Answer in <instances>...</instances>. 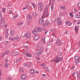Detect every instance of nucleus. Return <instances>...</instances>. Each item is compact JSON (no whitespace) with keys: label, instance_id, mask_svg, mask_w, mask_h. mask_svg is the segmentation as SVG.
Wrapping results in <instances>:
<instances>
[{"label":"nucleus","instance_id":"1","mask_svg":"<svg viewBox=\"0 0 80 80\" xmlns=\"http://www.w3.org/2000/svg\"><path fill=\"white\" fill-rule=\"evenodd\" d=\"M63 59L62 57L59 58L57 56L56 58L54 59V62L56 63L55 64H57L58 62H59L60 61H62Z\"/></svg>","mask_w":80,"mask_h":80},{"label":"nucleus","instance_id":"2","mask_svg":"<svg viewBox=\"0 0 80 80\" xmlns=\"http://www.w3.org/2000/svg\"><path fill=\"white\" fill-rule=\"evenodd\" d=\"M38 8L41 11V10H42L43 9V6H42V4L41 2H39L38 3Z\"/></svg>","mask_w":80,"mask_h":80},{"label":"nucleus","instance_id":"3","mask_svg":"<svg viewBox=\"0 0 80 80\" xmlns=\"http://www.w3.org/2000/svg\"><path fill=\"white\" fill-rule=\"evenodd\" d=\"M79 59H80V58L78 56H76L74 58L75 63H78L80 62Z\"/></svg>","mask_w":80,"mask_h":80},{"label":"nucleus","instance_id":"4","mask_svg":"<svg viewBox=\"0 0 80 80\" xmlns=\"http://www.w3.org/2000/svg\"><path fill=\"white\" fill-rule=\"evenodd\" d=\"M27 75L25 73H24L22 74V75L21 77V79L22 80H25L27 78Z\"/></svg>","mask_w":80,"mask_h":80},{"label":"nucleus","instance_id":"5","mask_svg":"<svg viewBox=\"0 0 80 80\" xmlns=\"http://www.w3.org/2000/svg\"><path fill=\"white\" fill-rule=\"evenodd\" d=\"M18 55V52H12L10 55L11 56L13 57L14 56H16V55Z\"/></svg>","mask_w":80,"mask_h":80},{"label":"nucleus","instance_id":"6","mask_svg":"<svg viewBox=\"0 0 80 80\" xmlns=\"http://www.w3.org/2000/svg\"><path fill=\"white\" fill-rule=\"evenodd\" d=\"M10 34L11 36L12 37H13L15 35V32H14V31L13 30H12L10 32Z\"/></svg>","mask_w":80,"mask_h":80},{"label":"nucleus","instance_id":"7","mask_svg":"<svg viewBox=\"0 0 80 80\" xmlns=\"http://www.w3.org/2000/svg\"><path fill=\"white\" fill-rule=\"evenodd\" d=\"M40 38V35H36L34 37V40H37Z\"/></svg>","mask_w":80,"mask_h":80},{"label":"nucleus","instance_id":"8","mask_svg":"<svg viewBox=\"0 0 80 80\" xmlns=\"http://www.w3.org/2000/svg\"><path fill=\"white\" fill-rule=\"evenodd\" d=\"M14 38V40H16L15 41H18V40H19V39L20 38L19 37V36L18 35H16L15 37V38Z\"/></svg>","mask_w":80,"mask_h":80},{"label":"nucleus","instance_id":"9","mask_svg":"<svg viewBox=\"0 0 80 80\" xmlns=\"http://www.w3.org/2000/svg\"><path fill=\"white\" fill-rule=\"evenodd\" d=\"M6 32H5V38H7L8 36V29H6Z\"/></svg>","mask_w":80,"mask_h":80},{"label":"nucleus","instance_id":"10","mask_svg":"<svg viewBox=\"0 0 80 80\" xmlns=\"http://www.w3.org/2000/svg\"><path fill=\"white\" fill-rule=\"evenodd\" d=\"M26 37L27 38H30V34L29 33H28L27 34H25Z\"/></svg>","mask_w":80,"mask_h":80},{"label":"nucleus","instance_id":"11","mask_svg":"<svg viewBox=\"0 0 80 80\" xmlns=\"http://www.w3.org/2000/svg\"><path fill=\"white\" fill-rule=\"evenodd\" d=\"M56 43L58 44V45H60V39L57 38L56 39Z\"/></svg>","mask_w":80,"mask_h":80},{"label":"nucleus","instance_id":"12","mask_svg":"<svg viewBox=\"0 0 80 80\" xmlns=\"http://www.w3.org/2000/svg\"><path fill=\"white\" fill-rule=\"evenodd\" d=\"M75 17L76 18H80V12H79L78 14L76 15Z\"/></svg>","mask_w":80,"mask_h":80},{"label":"nucleus","instance_id":"13","mask_svg":"<svg viewBox=\"0 0 80 80\" xmlns=\"http://www.w3.org/2000/svg\"><path fill=\"white\" fill-rule=\"evenodd\" d=\"M32 33L33 35H37V31L35 30V29H34V31H32Z\"/></svg>","mask_w":80,"mask_h":80},{"label":"nucleus","instance_id":"14","mask_svg":"<svg viewBox=\"0 0 80 80\" xmlns=\"http://www.w3.org/2000/svg\"><path fill=\"white\" fill-rule=\"evenodd\" d=\"M42 20H43L42 18H41L40 19V20H39L40 25H42L43 24V21Z\"/></svg>","mask_w":80,"mask_h":80},{"label":"nucleus","instance_id":"15","mask_svg":"<svg viewBox=\"0 0 80 80\" xmlns=\"http://www.w3.org/2000/svg\"><path fill=\"white\" fill-rule=\"evenodd\" d=\"M41 39H42V41H43V44H45V38L42 37L41 38Z\"/></svg>","mask_w":80,"mask_h":80},{"label":"nucleus","instance_id":"16","mask_svg":"<svg viewBox=\"0 0 80 80\" xmlns=\"http://www.w3.org/2000/svg\"><path fill=\"white\" fill-rule=\"evenodd\" d=\"M57 54L58 56L60 57L62 55V53L61 52H58Z\"/></svg>","mask_w":80,"mask_h":80},{"label":"nucleus","instance_id":"17","mask_svg":"<svg viewBox=\"0 0 80 80\" xmlns=\"http://www.w3.org/2000/svg\"><path fill=\"white\" fill-rule=\"evenodd\" d=\"M8 66H9L8 63L6 62L5 64V68H7L8 67Z\"/></svg>","mask_w":80,"mask_h":80},{"label":"nucleus","instance_id":"18","mask_svg":"<svg viewBox=\"0 0 80 80\" xmlns=\"http://www.w3.org/2000/svg\"><path fill=\"white\" fill-rule=\"evenodd\" d=\"M45 24L47 26V25H49L50 22L48 20L45 21Z\"/></svg>","mask_w":80,"mask_h":80},{"label":"nucleus","instance_id":"19","mask_svg":"<svg viewBox=\"0 0 80 80\" xmlns=\"http://www.w3.org/2000/svg\"><path fill=\"white\" fill-rule=\"evenodd\" d=\"M30 6L29 5H28L26 6L25 7H24L22 8L23 10H25V9H27V8L28 9L29 8Z\"/></svg>","mask_w":80,"mask_h":80},{"label":"nucleus","instance_id":"20","mask_svg":"<svg viewBox=\"0 0 80 80\" xmlns=\"http://www.w3.org/2000/svg\"><path fill=\"white\" fill-rule=\"evenodd\" d=\"M77 77L78 79H80V72L77 73Z\"/></svg>","mask_w":80,"mask_h":80},{"label":"nucleus","instance_id":"21","mask_svg":"<svg viewBox=\"0 0 80 80\" xmlns=\"http://www.w3.org/2000/svg\"><path fill=\"white\" fill-rule=\"evenodd\" d=\"M53 3H52V5L51 7V11H53V9H54V7H53Z\"/></svg>","mask_w":80,"mask_h":80},{"label":"nucleus","instance_id":"22","mask_svg":"<svg viewBox=\"0 0 80 80\" xmlns=\"http://www.w3.org/2000/svg\"><path fill=\"white\" fill-rule=\"evenodd\" d=\"M1 20V21L0 22V23H1V25H2V23H4V22H5V19H2Z\"/></svg>","mask_w":80,"mask_h":80},{"label":"nucleus","instance_id":"23","mask_svg":"<svg viewBox=\"0 0 80 80\" xmlns=\"http://www.w3.org/2000/svg\"><path fill=\"white\" fill-rule=\"evenodd\" d=\"M50 14V13H48V14H46V16H43L42 18H45V17H48V16H49V14Z\"/></svg>","mask_w":80,"mask_h":80},{"label":"nucleus","instance_id":"24","mask_svg":"<svg viewBox=\"0 0 80 80\" xmlns=\"http://www.w3.org/2000/svg\"><path fill=\"white\" fill-rule=\"evenodd\" d=\"M30 72L31 74H33L34 73V70L33 69H31Z\"/></svg>","mask_w":80,"mask_h":80},{"label":"nucleus","instance_id":"25","mask_svg":"<svg viewBox=\"0 0 80 80\" xmlns=\"http://www.w3.org/2000/svg\"><path fill=\"white\" fill-rule=\"evenodd\" d=\"M57 22H62V19H61V18H58V20Z\"/></svg>","mask_w":80,"mask_h":80},{"label":"nucleus","instance_id":"26","mask_svg":"<svg viewBox=\"0 0 80 80\" xmlns=\"http://www.w3.org/2000/svg\"><path fill=\"white\" fill-rule=\"evenodd\" d=\"M38 30L39 31V32H40L41 31H42V28H40L38 27L37 28Z\"/></svg>","mask_w":80,"mask_h":80},{"label":"nucleus","instance_id":"27","mask_svg":"<svg viewBox=\"0 0 80 80\" xmlns=\"http://www.w3.org/2000/svg\"><path fill=\"white\" fill-rule=\"evenodd\" d=\"M9 39L12 41H15L14 38H10Z\"/></svg>","mask_w":80,"mask_h":80},{"label":"nucleus","instance_id":"28","mask_svg":"<svg viewBox=\"0 0 80 80\" xmlns=\"http://www.w3.org/2000/svg\"><path fill=\"white\" fill-rule=\"evenodd\" d=\"M27 21L28 22V23H30V22H32V19H28L27 20Z\"/></svg>","mask_w":80,"mask_h":80},{"label":"nucleus","instance_id":"29","mask_svg":"<svg viewBox=\"0 0 80 80\" xmlns=\"http://www.w3.org/2000/svg\"><path fill=\"white\" fill-rule=\"evenodd\" d=\"M19 71L20 72H24V70L22 69V68H19Z\"/></svg>","mask_w":80,"mask_h":80},{"label":"nucleus","instance_id":"30","mask_svg":"<svg viewBox=\"0 0 80 80\" xmlns=\"http://www.w3.org/2000/svg\"><path fill=\"white\" fill-rule=\"evenodd\" d=\"M26 57H32V56L31 55L28 54H26Z\"/></svg>","mask_w":80,"mask_h":80},{"label":"nucleus","instance_id":"31","mask_svg":"<svg viewBox=\"0 0 80 80\" xmlns=\"http://www.w3.org/2000/svg\"><path fill=\"white\" fill-rule=\"evenodd\" d=\"M28 17L29 18V19H32V17L30 15H28Z\"/></svg>","mask_w":80,"mask_h":80},{"label":"nucleus","instance_id":"32","mask_svg":"<svg viewBox=\"0 0 80 80\" xmlns=\"http://www.w3.org/2000/svg\"><path fill=\"white\" fill-rule=\"evenodd\" d=\"M52 43H51V42H48L47 44V45H48V46H49L50 45H52Z\"/></svg>","mask_w":80,"mask_h":80},{"label":"nucleus","instance_id":"33","mask_svg":"<svg viewBox=\"0 0 80 80\" xmlns=\"http://www.w3.org/2000/svg\"><path fill=\"white\" fill-rule=\"evenodd\" d=\"M39 50H40V51H41L42 52V51H43V47H41L39 49Z\"/></svg>","mask_w":80,"mask_h":80},{"label":"nucleus","instance_id":"34","mask_svg":"<svg viewBox=\"0 0 80 80\" xmlns=\"http://www.w3.org/2000/svg\"><path fill=\"white\" fill-rule=\"evenodd\" d=\"M61 14H62V15H65L66 12H61Z\"/></svg>","mask_w":80,"mask_h":80},{"label":"nucleus","instance_id":"35","mask_svg":"<svg viewBox=\"0 0 80 80\" xmlns=\"http://www.w3.org/2000/svg\"><path fill=\"white\" fill-rule=\"evenodd\" d=\"M40 54H41L39 53V52L36 53H35V55H37V56H38V57H39V56L40 55Z\"/></svg>","mask_w":80,"mask_h":80},{"label":"nucleus","instance_id":"36","mask_svg":"<svg viewBox=\"0 0 80 80\" xmlns=\"http://www.w3.org/2000/svg\"><path fill=\"white\" fill-rule=\"evenodd\" d=\"M33 16H34V17H37V13H36L35 12H33Z\"/></svg>","mask_w":80,"mask_h":80},{"label":"nucleus","instance_id":"37","mask_svg":"<svg viewBox=\"0 0 80 80\" xmlns=\"http://www.w3.org/2000/svg\"><path fill=\"white\" fill-rule=\"evenodd\" d=\"M74 29L76 31H77V30H78V27H75Z\"/></svg>","mask_w":80,"mask_h":80},{"label":"nucleus","instance_id":"38","mask_svg":"<svg viewBox=\"0 0 80 80\" xmlns=\"http://www.w3.org/2000/svg\"><path fill=\"white\" fill-rule=\"evenodd\" d=\"M8 41H6L4 43V44L5 45H7V44H8Z\"/></svg>","mask_w":80,"mask_h":80},{"label":"nucleus","instance_id":"39","mask_svg":"<svg viewBox=\"0 0 80 80\" xmlns=\"http://www.w3.org/2000/svg\"><path fill=\"white\" fill-rule=\"evenodd\" d=\"M72 13H69V15H70V16H71V17L72 18L73 17V15L72 14Z\"/></svg>","mask_w":80,"mask_h":80},{"label":"nucleus","instance_id":"40","mask_svg":"<svg viewBox=\"0 0 80 80\" xmlns=\"http://www.w3.org/2000/svg\"><path fill=\"white\" fill-rule=\"evenodd\" d=\"M47 12H48L47 10L46 9H45L44 10V13H47Z\"/></svg>","mask_w":80,"mask_h":80},{"label":"nucleus","instance_id":"41","mask_svg":"<svg viewBox=\"0 0 80 80\" xmlns=\"http://www.w3.org/2000/svg\"><path fill=\"white\" fill-rule=\"evenodd\" d=\"M58 23V25L59 26V25H60L61 24H62V22H57Z\"/></svg>","mask_w":80,"mask_h":80},{"label":"nucleus","instance_id":"42","mask_svg":"<svg viewBox=\"0 0 80 80\" xmlns=\"http://www.w3.org/2000/svg\"><path fill=\"white\" fill-rule=\"evenodd\" d=\"M22 24L23 23H19L18 24V26H20V25H22Z\"/></svg>","mask_w":80,"mask_h":80},{"label":"nucleus","instance_id":"43","mask_svg":"<svg viewBox=\"0 0 80 80\" xmlns=\"http://www.w3.org/2000/svg\"><path fill=\"white\" fill-rule=\"evenodd\" d=\"M42 45V44L41 43H39L38 45V46L39 47H41Z\"/></svg>","mask_w":80,"mask_h":80},{"label":"nucleus","instance_id":"44","mask_svg":"<svg viewBox=\"0 0 80 80\" xmlns=\"http://www.w3.org/2000/svg\"><path fill=\"white\" fill-rule=\"evenodd\" d=\"M61 8H62V9H63V10H65V8L64 7H62V6H61Z\"/></svg>","mask_w":80,"mask_h":80},{"label":"nucleus","instance_id":"45","mask_svg":"<svg viewBox=\"0 0 80 80\" xmlns=\"http://www.w3.org/2000/svg\"><path fill=\"white\" fill-rule=\"evenodd\" d=\"M2 12H3V13H4L5 12V8H2Z\"/></svg>","mask_w":80,"mask_h":80},{"label":"nucleus","instance_id":"46","mask_svg":"<svg viewBox=\"0 0 80 80\" xmlns=\"http://www.w3.org/2000/svg\"><path fill=\"white\" fill-rule=\"evenodd\" d=\"M49 42L52 44V43H53V39H51Z\"/></svg>","mask_w":80,"mask_h":80},{"label":"nucleus","instance_id":"47","mask_svg":"<svg viewBox=\"0 0 80 80\" xmlns=\"http://www.w3.org/2000/svg\"><path fill=\"white\" fill-rule=\"evenodd\" d=\"M54 29L53 28H51L50 29V31L51 32H54Z\"/></svg>","mask_w":80,"mask_h":80},{"label":"nucleus","instance_id":"48","mask_svg":"<svg viewBox=\"0 0 80 80\" xmlns=\"http://www.w3.org/2000/svg\"><path fill=\"white\" fill-rule=\"evenodd\" d=\"M32 5L34 8H35V4H34V3H32Z\"/></svg>","mask_w":80,"mask_h":80},{"label":"nucleus","instance_id":"49","mask_svg":"<svg viewBox=\"0 0 80 80\" xmlns=\"http://www.w3.org/2000/svg\"><path fill=\"white\" fill-rule=\"evenodd\" d=\"M12 76H10L9 77V79H8V80H10L12 79Z\"/></svg>","mask_w":80,"mask_h":80},{"label":"nucleus","instance_id":"50","mask_svg":"<svg viewBox=\"0 0 80 80\" xmlns=\"http://www.w3.org/2000/svg\"><path fill=\"white\" fill-rule=\"evenodd\" d=\"M42 51H40V50L39 51L38 53H40V54H42Z\"/></svg>","mask_w":80,"mask_h":80},{"label":"nucleus","instance_id":"51","mask_svg":"<svg viewBox=\"0 0 80 80\" xmlns=\"http://www.w3.org/2000/svg\"><path fill=\"white\" fill-rule=\"evenodd\" d=\"M70 23V22H66V24H67V25H68V24H69V23Z\"/></svg>","mask_w":80,"mask_h":80},{"label":"nucleus","instance_id":"52","mask_svg":"<svg viewBox=\"0 0 80 80\" xmlns=\"http://www.w3.org/2000/svg\"><path fill=\"white\" fill-rule=\"evenodd\" d=\"M23 53H24V54H27V51H26L24 52Z\"/></svg>","mask_w":80,"mask_h":80},{"label":"nucleus","instance_id":"53","mask_svg":"<svg viewBox=\"0 0 80 80\" xmlns=\"http://www.w3.org/2000/svg\"><path fill=\"white\" fill-rule=\"evenodd\" d=\"M0 18H3L2 17V14H0Z\"/></svg>","mask_w":80,"mask_h":80},{"label":"nucleus","instance_id":"54","mask_svg":"<svg viewBox=\"0 0 80 80\" xmlns=\"http://www.w3.org/2000/svg\"><path fill=\"white\" fill-rule=\"evenodd\" d=\"M7 24H5V25H4V28H7Z\"/></svg>","mask_w":80,"mask_h":80},{"label":"nucleus","instance_id":"55","mask_svg":"<svg viewBox=\"0 0 80 80\" xmlns=\"http://www.w3.org/2000/svg\"><path fill=\"white\" fill-rule=\"evenodd\" d=\"M67 32H68L67 31H65V32H64V33L65 34V35H67Z\"/></svg>","mask_w":80,"mask_h":80},{"label":"nucleus","instance_id":"56","mask_svg":"<svg viewBox=\"0 0 80 80\" xmlns=\"http://www.w3.org/2000/svg\"><path fill=\"white\" fill-rule=\"evenodd\" d=\"M45 65V63H44L43 64H42L41 65V66H44Z\"/></svg>","mask_w":80,"mask_h":80},{"label":"nucleus","instance_id":"57","mask_svg":"<svg viewBox=\"0 0 80 80\" xmlns=\"http://www.w3.org/2000/svg\"><path fill=\"white\" fill-rule=\"evenodd\" d=\"M46 75V74H42V76H43V77H45Z\"/></svg>","mask_w":80,"mask_h":80},{"label":"nucleus","instance_id":"58","mask_svg":"<svg viewBox=\"0 0 80 80\" xmlns=\"http://www.w3.org/2000/svg\"><path fill=\"white\" fill-rule=\"evenodd\" d=\"M6 53H9V51L7 50L6 51Z\"/></svg>","mask_w":80,"mask_h":80},{"label":"nucleus","instance_id":"59","mask_svg":"<svg viewBox=\"0 0 80 80\" xmlns=\"http://www.w3.org/2000/svg\"><path fill=\"white\" fill-rule=\"evenodd\" d=\"M74 11L75 12H77V10H76L75 9H74Z\"/></svg>","mask_w":80,"mask_h":80},{"label":"nucleus","instance_id":"60","mask_svg":"<svg viewBox=\"0 0 80 80\" xmlns=\"http://www.w3.org/2000/svg\"><path fill=\"white\" fill-rule=\"evenodd\" d=\"M0 76H2V73H1V71L0 70Z\"/></svg>","mask_w":80,"mask_h":80},{"label":"nucleus","instance_id":"61","mask_svg":"<svg viewBox=\"0 0 80 80\" xmlns=\"http://www.w3.org/2000/svg\"><path fill=\"white\" fill-rule=\"evenodd\" d=\"M23 65H24L25 67H26V66H27V63H24Z\"/></svg>","mask_w":80,"mask_h":80},{"label":"nucleus","instance_id":"62","mask_svg":"<svg viewBox=\"0 0 80 80\" xmlns=\"http://www.w3.org/2000/svg\"><path fill=\"white\" fill-rule=\"evenodd\" d=\"M47 32H48V31L45 32V35H46V34H47Z\"/></svg>","mask_w":80,"mask_h":80},{"label":"nucleus","instance_id":"63","mask_svg":"<svg viewBox=\"0 0 80 80\" xmlns=\"http://www.w3.org/2000/svg\"><path fill=\"white\" fill-rule=\"evenodd\" d=\"M78 45L80 46V41L78 42Z\"/></svg>","mask_w":80,"mask_h":80},{"label":"nucleus","instance_id":"64","mask_svg":"<svg viewBox=\"0 0 80 80\" xmlns=\"http://www.w3.org/2000/svg\"><path fill=\"white\" fill-rule=\"evenodd\" d=\"M43 26H45L46 25H46V24L45 23H43Z\"/></svg>","mask_w":80,"mask_h":80}]
</instances>
